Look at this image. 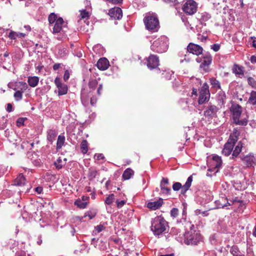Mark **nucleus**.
Wrapping results in <instances>:
<instances>
[{"instance_id":"c9c22d12","label":"nucleus","mask_w":256,"mask_h":256,"mask_svg":"<svg viewBox=\"0 0 256 256\" xmlns=\"http://www.w3.org/2000/svg\"><path fill=\"white\" fill-rule=\"evenodd\" d=\"M24 92H22V91H19L18 90H16V92L14 93V96L16 101H19L22 98V94Z\"/></svg>"},{"instance_id":"052dcab7","label":"nucleus","mask_w":256,"mask_h":256,"mask_svg":"<svg viewBox=\"0 0 256 256\" xmlns=\"http://www.w3.org/2000/svg\"><path fill=\"white\" fill-rule=\"evenodd\" d=\"M103 89V85L102 84H100L97 90V94L98 95L100 96L102 94V92Z\"/></svg>"},{"instance_id":"f704fd0d","label":"nucleus","mask_w":256,"mask_h":256,"mask_svg":"<svg viewBox=\"0 0 256 256\" xmlns=\"http://www.w3.org/2000/svg\"><path fill=\"white\" fill-rule=\"evenodd\" d=\"M234 122L236 124L240 126H246L248 124V120L246 118L240 120V118H238L234 120Z\"/></svg>"},{"instance_id":"69168bd1","label":"nucleus","mask_w":256,"mask_h":256,"mask_svg":"<svg viewBox=\"0 0 256 256\" xmlns=\"http://www.w3.org/2000/svg\"><path fill=\"white\" fill-rule=\"evenodd\" d=\"M198 38L202 42H204L206 40V37L199 34H198Z\"/></svg>"},{"instance_id":"6e6552de","label":"nucleus","mask_w":256,"mask_h":256,"mask_svg":"<svg viewBox=\"0 0 256 256\" xmlns=\"http://www.w3.org/2000/svg\"><path fill=\"white\" fill-rule=\"evenodd\" d=\"M54 84L58 88V94L59 96L66 94L68 90L66 84L62 82L60 79L56 77L54 80Z\"/></svg>"},{"instance_id":"0eeeda50","label":"nucleus","mask_w":256,"mask_h":256,"mask_svg":"<svg viewBox=\"0 0 256 256\" xmlns=\"http://www.w3.org/2000/svg\"><path fill=\"white\" fill-rule=\"evenodd\" d=\"M236 142V138L234 139H228L227 142L224 146V148L222 150V154L226 156H229L231 154Z\"/></svg>"},{"instance_id":"13d9d810","label":"nucleus","mask_w":256,"mask_h":256,"mask_svg":"<svg viewBox=\"0 0 256 256\" xmlns=\"http://www.w3.org/2000/svg\"><path fill=\"white\" fill-rule=\"evenodd\" d=\"M15 256H26V255L24 251L20 250L16 253Z\"/></svg>"},{"instance_id":"4c0bfd02","label":"nucleus","mask_w":256,"mask_h":256,"mask_svg":"<svg viewBox=\"0 0 256 256\" xmlns=\"http://www.w3.org/2000/svg\"><path fill=\"white\" fill-rule=\"evenodd\" d=\"M114 200V195L112 194H110L105 200V203L108 205L111 204Z\"/></svg>"},{"instance_id":"9b49d317","label":"nucleus","mask_w":256,"mask_h":256,"mask_svg":"<svg viewBox=\"0 0 256 256\" xmlns=\"http://www.w3.org/2000/svg\"><path fill=\"white\" fill-rule=\"evenodd\" d=\"M212 56L210 54H203V61L200 65V68H203L206 72L208 71V66L212 63Z\"/></svg>"},{"instance_id":"aec40b11","label":"nucleus","mask_w":256,"mask_h":256,"mask_svg":"<svg viewBox=\"0 0 256 256\" xmlns=\"http://www.w3.org/2000/svg\"><path fill=\"white\" fill-rule=\"evenodd\" d=\"M222 160L221 158L218 156H215L212 157V164L214 168H219L221 167Z\"/></svg>"},{"instance_id":"4d7b16f0","label":"nucleus","mask_w":256,"mask_h":256,"mask_svg":"<svg viewBox=\"0 0 256 256\" xmlns=\"http://www.w3.org/2000/svg\"><path fill=\"white\" fill-rule=\"evenodd\" d=\"M70 78V74L68 70H66L64 72V80L66 82Z\"/></svg>"},{"instance_id":"f257e3e1","label":"nucleus","mask_w":256,"mask_h":256,"mask_svg":"<svg viewBox=\"0 0 256 256\" xmlns=\"http://www.w3.org/2000/svg\"><path fill=\"white\" fill-rule=\"evenodd\" d=\"M168 222L162 216L156 217L152 222L151 230L155 236H160L166 230Z\"/></svg>"},{"instance_id":"dca6fc26","label":"nucleus","mask_w":256,"mask_h":256,"mask_svg":"<svg viewBox=\"0 0 256 256\" xmlns=\"http://www.w3.org/2000/svg\"><path fill=\"white\" fill-rule=\"evenodd\" d=\"M234 120L240 118L242 114V107L238 104L233 105L231 108Z\"/></svg>"},{"instance_id":"72a5a7b5","label":"nucleus","mask_w":256,"mask_h":256,"mask_svg":"<svg viewBox=\"0 0 256 256\" xmlns=\"http://www.w3.org/2000/svg\"><path fill=\"white\" fill-rule=\"evenodd\" d=\"M98 82L96 80H90L88 86L90 89L94 90L96 86H98Z\"/></svg>"},{"instance_id":"412c9836","label":"nucleus","mask_w":256,"mask_h":256,"mask_svg":"<svg viewBox=\"0 0 256 256\" xmlns=\"http://www.w3.org/2000/svg\"><path fill=\"white\" fill-rule=\"evenodd\" d=\"M16 88H14V90H18L19 91H22V92H24V91L26 90L28 88L26 83L23 82H16Z\"/></svg>"},{"instance_id":"79ce46f5","label":"nucleus","mask_w":256,"mask_h":256,"mask_svg":"<svg viewBox=\"0 0 256 256\" xmlns=\"http://www.w3.org/2000/svg\"><path fill=\"white\" fill-rule=\"evenodd\" d=\"M182 184L179 182H174L172 185V189L174 191L179 190L182 188Z\"/></svg>"},{"instance_id":"cd10ccee","label":"nucleus","mask_w":256,"mask_h":256,"mask_svg":"<svg viewBox=\"0 0 256 256\" xmlns=\"http://www.w3.org/2000/svg\"><path fill=\"white\" fill-rule=\"evenodd\" d=\"M230 251L234 256H244V254L240 252L236 246H232Z\"/></svg>"},{"instance_id":"473e14b6","label":"nucleus","mask_w":256,"mask_h":256,"mask_svg":"<svg viewBox=\"0 0 256 256\" xmlns=\"http://www.w3.org/2000/svg\"><path fill=\"white\" fill-rule=\"evenodd\" d=\"M88 202H83L80 200H77L74 202V204L80 208H84L88 205Z\"/></svg>"},{"instance_id":"864d4df0","label":"nucleus","mask_w":256,"mask_h":256,"mask_svg":"<svg viewBox=\"0 0 256 256\" xmlns=\"http://www.w3.org/2000/svg\"><path fill=\"white\" fill-rule=\"evenodd\" d=\"M126 202L124 200H122L121 201H119L118 200H116L117 206L118 208H122L126 204Z\"/></svg>"},{"instance_id":"6ab92c4d","label":"nucleus","mask_w":256,"mask_h":256,"mask_svg":"<svg viewBox=\"0 0 256 256\" xmlns=\"http://www.w3.org/2000/svg\"><path fill=\"white\" fill-rule=\"evenodd\" d=\"M192 176H190L187 180L185 184L182 186V188H180V193L181 194L184 195L186 191L190 188L191 186L192 182Z\"/></svg>"},{"instance_id":"2f4dec72","label":"nucleus","mask_w":256,"mask_h":256,"mask_svg":"<svg viewBox=\"0 0 256 256\" xmlns=\"http://www.w3.org/2000/svg\"><path fill=\"white\" fill-rule=\"evenodd\" d=\"M97 212L95 209H92L85 213L84 217L88 216L89 219L91 220L94 218Z\"/></svg>"},{"instance_id":"ea45409f","label":"nucleus","mask_w":256,"mask_h":256,"mask_svg":"<svg viewBox=\"0 0 256 256\" xmlns=\"http://www.w3.org/2000/svg\"><path fill=\"white\" fill-rule=\"evenodd\" d=\"M210 82L212 86H214V88H220V83L216 78H210Z\"/></svg>"},{"instance_id":"423d86ee","label":"nucleus","mask_w":256,"mask_h":256,"mask_svg":"<svg viewBox=\"0 0 256 256\" xmlns=\"http://www.w3.org/2000/svg\"><path fill=\"white\" fill-rule=\"evenodd\" d=\"M182 10L184 12L188 14H193L196 11V4L192 0L188 1L184 5Z\"/></svg>"},{"instance_id":"09e8293b","label":"nucleus","mask_w":256,"mask_h":256,"mask_svg":"<svg viewBox=\"0 0 256 256\" xmlns=\"http://www.w3.org/2000/svg\"><path fill=\"white\" fill-rule=\"evenodd\" d=\"M97 175V171L96 170H92L88 173V177L90 179H94Z\"/></svg>"},{"instance_id":"20e7f679","label":"nucleus","mask_w":256,"mask_h":256,"mask_svg":"<svg viewBox=\"0 0 256 256\" xmlns=\"http://www.w3.org/2000/svg\"><path fill=\"white\" fill-rule=\"evenodd\" d=\"M168 48V41L166 38H160L154 40L152 44L151 50L158 53H162L166 51Z\"/></svg>"},{"instance_id":"a18cd8bd","label":"nucleus","mask_w":256,"mask_h":256,"mask_svg":"<svg viewBox=\"0 0 256 256\" xmlns=\"http://www.w3.org/2000/svg\"><path fill=\"white\" fill-rule=\"evenodd\" d=\"M80 16L81 19H84L89 17L88 12L86 10H80Z\"/></svg>"},{"instance_id":"4468645a","label":"nucleus","mask_w":256,"mask_h":256,"mask_svg":"<svg viewBox=\"0 0 256 256\" xmlns=\"http://www.w3.org/2000/svg\"><path fill=\"white\" fill-rule=\"evenodd\" d=\"M108 14L114 20H120L122 16V10L118 7H114L109 10Z\"/></svg>"},{"instance_id":"5fc2aeb1","label":"nucleus","mask_w":256,"mask_h":256,"mask_svg":"<svg viewBox=\"0 0 256 256\" xmlns=\"http://www.w3.org/2000/svg\"><path fill=\"white\" fill-rule=\"evenodd\" d=\"M104 157L102 154H96L94 155V158L98 160L104 159Z\"/></svg>"},{"instance_id":"a19ab883","label":"nucleus","mask_w":256,"mask_h":256,"mask_svg":"<svg viewBox=\"0 0 256 256\" xmlns=\"http://www.w3.org/2000/svg\"><path fill=\"white\" fill-rule=\"evenodd\" d=\"M162 1L168 4H169L171 6H175L180 3L178 0H162Z\"/></svg>"},{"instance_id":"0e129e2a","label":"nucleus","mask_w":256,"mask_h":256,"mask_svg":"<svg viewBox=\"0 0 256 256\" xmlns=\"http://www.w3.org/2000/svg\"><path fill=\"white\" fill-rule=\"evenodd\" d=\"M43 188L42 186H38L34 188V190L38 194H40L42 192Z\"/></svg>"},{"instance_id":"f3484780","label":"nucleus","mask_w":256,"mask_h":256,"mask_svg":"<svg viewBox=\"0 0 256 256\" xmlns=\"http://www.w3.org/2000/svg\"><path fill=\"white\" fill-rule=\"evenodd\" d=\"M163 204V200L161 198L158 200L153 202H149L147 204V207L152 210H156L160 208Z\"/></svg>"},{"instance_id":"b1692460","label":"nucleus","mask_w":256,"mask_h":256,"mask_svg":"<svg viewBox=\"0 0 256 256\" xmlns=\"http://www.w3.org/2000/svg\"><path fill=\"white\" fill-rule=\"evenodd\" d=\"M242 143L240 142H238L237 146L235 148L234 150L233 151V152L232 154V158H236L238 156V154L242 152Z\"/></svg>"},{"instance_id":"4be33fe9","label":"nucleus","mask_w":256,"mask_h":256,"mask_svg":"<svg viewBox=\"0 0 256 256\" xmlns=\"http://www.w3.org/2000/svg\"><path fill=\"white\" fill-rule=\"evenodd\" d=\"M134 174V171L130 168L126 169L122 174V178L125 180L130 179Z\"/></svg>"},{"instance_id":"58836bf2","label":"nucleus","mask_w":256,"mask_h":256,"mask_svg":"<svg viewBox=\"0 0 256 256\" xmlns=\"http://www.w3.org/2000/svg\"><path fill=\"white\" fill-rule=\"evenodd\" d=\"M233 72L234 73L237 74H243V71L242 67L238 66L237 64H235L234 66V68H233Z\"/></svg>"},{"instance_id":"39448f33","label":"nucleus","mask_w":256,"mask_h":256,"mask_svg":"<svg viewBox=\"0 0 256 256\" xmlns=\"http://www.w3.org/2000/svg\"><path fill=\"white\" fill-rule=\"evenodd\" d=\"M210 96L209 86L207 83L205 82L201 88L200 92L198 104H202L205 102L208 101Z\"/></svg>"},{"instance_id":"3c124183","label":"nucleus","mask_w":256,"mask_h":256,"mask_svg":"<svg viewBox=\"0 0 256 256\" xmlns=\"http://www.w3.org/2000/svg\"><path fill=\"white\" fill-rule=\"evenodd\" d=\"M161 190L163 194H169L170 192V189L164 186H160Z\"/></svg>"},{"instance_id":"bf43d9fd","label":"nucleus","mask_w":256,"mask_h":256,"mask_svg":"<svg viewBox=\"0 0 256 256\" xmlns=\"http://www.w3.org/2000/svg\"><path fill=\"white\" fill-rule=\"evenodd\" d=\"M96 101H97V98H96V96H93L92 97L90 98L91 105L92 106H94L96 104Z\"/></svg>"},{"instance_id":"c03bdc74","label":"nucleus","mask_w":256,"mask_h":256,"mask_svg":"<svg viewBox=\"0 0 256 256\" xmlns=\"http://www.w3.org/2000/svg\"><path fill=\"white\" fill-rule=\"evenodd\" d=\"M210 18V15L207 13H204L202 14L200 20L202 22H206Z\"/></svg>"},{"instance_id":"2eb2a0df","label":"nucleus","mask_w":256,"mask_h":256,"mask_svg":"<svg viewBox=\"0 0 256 256\" xmlns=\"http://www.w3.org/2000/svg\"><path fill=\"white\" fill-rule=\"evenodd\" d=\"M96 66L100 70H104L108 68L110 63L106 58H102L98 61Z\"/></svg>"},{"instance_id":"f8f14e48","label":"nucleus","mask_w":256,"mask_h":256,"mask_svg":"<svg viewBox=\"0 0 256 256\" xmlns=\"http://www.w3.org/2000/svg\"><path fill=\"white\" fill-rule=\"evenodd\" d=\"M159 65L158 58L155 55L151 54L147 60V66L150 69L156 68Z\"/></svg>"},{"instance_id":"603ef678","label":"nucleus","mask_w":256,"mask_h":256,"mask_svg":"<svg viewBox=\"0 0 256 256\" xmlns=\"http://www.w3.org/2000/svg\"><path fill=\"white\" fill-rule=\"evenodd\" d=\"M169 184L168 179V178H162L160 183V186L167 185Z\"/></svg>"},{"instance_id":"5701e85b","label":"nucleus","mask_w":256,"mask_h":256,"mask_svg":"<svg viewBox=\"0 0 256 256\" xmlns=\"http://www.w3.org/2000/svg\"><path fill=\"white\" fill-rule=\"evenodd\" d=\"M26 179L22 174H20L14 180V185L23 186L25 184Z\"/></svg>"},{"instance_id":"c85d7f7f","label":"nucleus","mask_w":256,"mask_h":256,"mask_svg":"<svg viewBox=\"0 0 256 256\" xmlns=\"http://www.w3.org/2000/svg\"><path fill=\"white\" fill-rule=\"evenodd\" d=\"M248 102L252 105L256 104V91H252L250 94V96L248 98Z\"/></svg>"},{"instance_id":"393cba45","label":"nucleus","mask_w":256,"mask_h":256,"mask_svg":"<svg viewBox=\"0 0 256 256\" xmlns=\"http://www.w3.org/2000/svg\"><path fill=\"white\" fill-rule=\"evenodd\" d=\"M66 158H64L62 159L60 157L58 158L57 160L54 162V164L56 168L58 169H60L64 166L66 164Z\"/></svg>"},{"instance_id":"a211bd4d","label":"nucleus","mask_w":256,"mask_h":256,"mask_svg":"<svg viewBox=\"0 0 256 256\" xmlns=\"http://www.w3.org/2000/svg\"><path fill=\"white\" fill-rule=\"evenodd\" d=\"M64 22V20L62 18H58L53 28L54 34H58L61 32Z\"/></svg>"},{"instance_id":"49530a36","label":"nucleus","mask_w":256,"mask_h":256,"mask_svg":"<svg viewBox=\"0 0 256 256\" xmlns=\"http://www.w3.org/2000/svg\"><path fill=\"white\" fill-rule=\"evenodd\" d=\"M178 214V210L177 208H172L170 210V216L172 218H176Z\"/></svg>"},{"instance_id":"ddd939ff","label":"nucleus","mask_w":256,"mask_h":256,"mask_svg":"<svg viewBox=\"0 0 256 256\" xmlns=\"http://www.w3.org/2000/svg\"><path fill=\"white\" fill-rule=\"evenodd\" d=\"M240 159L247 167L254 166L256 164V158L252 154H250L243 157H240Z\"/></svg>"},{"instance_id":"680f3d73","label":"nucleus","mask_w":256,"mask_h":256,"mask_svg":"<svg viewBox=\"0 0 256 256\" xmlns=\"http://www.w3.org/2000/svg\"><path fill=\"white\" fill-rule=\"evenodd\" d=\"M104 227L102 226V225H98V226H97L95 228H96V230L98 232H102L104 229Z\"/></svg>"},{"instance_id":"7c9ffc66","label":"nucleus","mask_w":256,"mask_h":256,"mask_svg":"<svg viewBox=\"0 0 256 256\" xmlns=\"http://www.w3.org/2000/svg\"><path fill=\"white\" fill-rule=\"evenodd\" d=\"M65 141V137L64 136L60 135L58 136L57 143H56V148L60 149L64 145Z\"/></svg>"},{"instance_id":"774afa93","label":"nucleus","mask_w":256,"mask_h":256,"mask_svg":"<svg viewBox=\"0 0 256 256\" xmlns=\"http://www.w3.org/2000/svg\"><path fill=\"white\" fill-rule=\"evenodd\" d=\"M250 62L252 64H256V56H251Z\"/></svg>"},{"instance_id":"37998d69","label":"nucleus","mask_w":256,"mask_h":256,"mask_svg":"<svg viewBox=\"0 0 256 256\" xmlns=\"http://www.w3.org/2000/svg\"><path fill=\"white\" fill-rule=\"evenodd\" d=\"M248 84L253 88H256V81L252 78L250 77L248 79Z\"/></svg>"},{"instance_id":"e2e57ef3","label":"nucleus","mask_w":256,"mask_h":256,"mask_svg":"<svg viewBox=\"0 0 256 256\" xmlns=\"http://www.w3.org/2000/svg\"><path fill=\"white\" fill-rule=\"evenodd\" d=\"M13 110V108L12 104H8L6 107V111L8 112H10Z\"/></svg>"},{"instance_id":"de8ad7c7","label":"nucleus","mask_w":256,"mask_h":256,"mask_svg":"<svg viewBox=\"0 0 256 256\" xmlns=\"http://www.w3.org/2000/svg\"><path fill=\"white\" fill-rule=\"evenodd\" d=\"M239 136V132H238L237 130L234 129V130L233 133L230 135V138L228 139H234L236 138V141L238 140V136Z\"/></svg>"},{"instance_id":"7ed1b4c3","label":"nucleus","mask_w":256,"mask_h":256,"mask_svg":"<svg viewBox=\"0 0 256 256\" xmlns=\"http://www.w3.org/2000/svg\"><path fill=\"white\" fill-rule=\"evenodd\" d=\"M202 240V236L198 232L190 230L184 235V243L188 245H196Z\"/></svg>"},{"instance_id":"8fccbe9b","label":"nucleus","mask_w":256,"mask_h":256,"mask_svg":"<svg viewBox=\"0 0 256 256\" xmlns=\"http://www.w3.org/2000/svg\"><path fill=\"white\" fill-rule=\"evenodd\" d=\"M26 118H20L16 120V125L18 126H21L24 125V120H26Z\"/></svg>"},{"instance_id":"1a4fd4ad","label":"nucleus","mask_w":256,"mask_h":256,"mask_svg":"<svg viewBox=\"0 0 256 256\" xmlns=\"http://www.w3.org/2000/svg\"><path fill=\"white\" fill-rule=\"evenodd\" d=\"M187 50L193 54L199 56L202 54L203 48L198 44L190 42L187 46Z\"/></svg>"},{"instance_id":"9d476101","label":"nucleus","mask_w":256,"mask_h":256,"mask_svg":"<svg viewBox=\"0 0 256 256\" xmlns=\"http://www.w3.org/2000/svg\"><path fill=\"white\" fill-rule=\"evenodd\" d=\"M218 110V108L216 106L214 105L210 106L204 110V116L208 120H212L216 116Z\"/></svg>"},{"instance_id":"e433bc0d","label":"nucleus","mask_w":256,"mask_h":256,"mask_svg":"<svg viewBox=\"0 0 256 256\" xmlns=\"http://www.w3.org/2000/svg\"><path fill=\"white\" fill-rule=\"evenodd\" d=\"M58 18H57V16L54 13H51L48 18V20L50 24H52L54 22H56Z\"/></svg>"},{"instance_id":"a878e982","label":"nucleus","mask_w":256,"mask_h":256,"mask_svg":"<svg viewBox=\"0 0 256 256\" xmlns=\"http://www.w3.org/2000/svg\"><path fill=\"white\" fill-rule=\"evenodd\" d=\"M39 78L37 76H30L28 78V82L32 87L36 86L38 82Z\"/></svg>"},{"instance_id":"bb28decb","label":"nucleus","mask_w":256,"mask_h":256,"mask_svg":"<svg viewBox=\"0 0 256 256\" xmlns=\"http://www.w3.org/2000/svg\"><path fill=\"white\" fill-rule=\"evenodd\" d=\"M47 139L51 143L55 140L56 136V132L54 130H49L48 132Z\"/></svg>"},{"instance_id":"c756f323","label":"nucleus","mask_w":256,"mask_h":256,"mask_svg":"<svg viewBox=\"0 0 256 256\" xmlns=\"http://www.w3.org/2000/svg\"><path fill=\"white\" fill-rule=\"evenodd\" d=\"M80 150L82 154H85L88 150V143L86 140H82L80 144Z\"/></svg>"},{"instance_id":"338daca9","label":"nucleus","mask_w":256,"mask_h":256,"mask_svg":"<svg viewBox=\"0 0 256 256\" xmlns=\"http://www.w3.org/2000/svg\"><path fill=\"white\" fill-rule=\"evenodd\" d=\"M60 66H61V64H55L53 66V69L54 70H58L60 68Z\"/></svg>"},{"instance_id":"6e6d98bb","label":"nucleus","mask_w":256,"mask_h":256,"mask_svg":"<svg viewBox=\"0 0 256 256\" xmlns=\"http://www.w3.org/2000/svg\"><path fill=\"white\" fill-rule=\"evenodd\" d=\"M212 48L214 51V52H218L220 48V44H213L212 46Z\"/></svg>"},{"instance_id":"f03ea898","label":"nucleus","mask_w":256,"mask_h":256,"mask_svg":"<svg viewBox=\"0 0 256 256\" xmlns=\"http://www.w3.org/2000/svg\"><path fill=\"white\" fill-rule=\"evenodd\" d=\"M144 22L146 30L152 32H158L160 27L158 17L154 14L146 16Z\"/></svg>"}]
</instances>
